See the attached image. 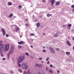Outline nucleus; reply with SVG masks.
Returning <instances> with one entry per match:
<instances>
[{"label":"nucleus","instance_id":"45","mask_svg":"<svg viewBox=\"0 0 74 74\" xmlns=\"http://www.w3.org/2000/svg\"><path fill=\"white\" fill-rule=\"evenodd\" d=\"M2 59L3 60H5V58H3Z\"/></svg>","mask_w":74,"mask_h":74},{"label":"nucleus","instance_id":"6","mask_svg":"<svg viewBox=\"0 0 74 74\" xmlns=\"http://www.w3.org/2000/svg\"><path fill=\"white\" fill-rule=\"evenodd\" d=\"M38 70L40 74H45V72L44 71H43L42 69H40V68H38Z\"/></svg>","mask_w":74,"mask_h":74},{"label":"nucleus","instance_id":"38","mask_svg":"<svg viewBox=\"0 0 74 74\" xmlns=\"http://www.w3.org/2000/svg\"><path fill=\"white\" fill-rule=\"evenodd\" d=\"M67 60H68L69 62H71V61L69 59H67Z\"/></svg>","mask_w":74,"mask_h":74},{"label":"nucleus","instance_id":"48","mask_svg":"<svg viewBox=\"0 0 74 74\" xmlns=\"http://www.w3.org/2000/svg\"><path fill=\"white\" fill-rule=\"evenodd\" d=\"M28 21V19H26V21Z\"/></svg>","mask_w":74,"mask_h":74},{"label":"nucleus","instance_id":"31","mask_svg":"<svg viewBox=\"0 0 74 74\" xmlns=\"http://www.w3.org/2000/svg\"><path fill=\"white\" fill-rule=\"evenodd\" d=\"M71 8H74V5H73L71 6Z\"/></svg>","mask_w":74,"mask_h":74},{"label":"nucleus","instance_id":"57","mask_svg":"<svg viewBox=\"0 0 74 74\" xmlns=\"http://www.w3.org/2000/svg\"><path fill=\"white\" fill-rule=\"evenodd\" d=\"M73 50L74 51V46H73Z\"/></svg>","mask_w":74,"mask_h":74},{"label":"nucleus","instance_id":"26","mask_svg":"<svg viewBox=\"0 0 74 74\" xmlns=\"http://www.w3.org/2000/svg\"><path fill=\"white\" fill-rule=\"evenodd\" d=\"M25 55L27 56H29V53L28 52L25 53Z\"/></svg>","mask_w":74,"mask_h":74},{"label":"nucleus","instance_id":"40","mask_svg":"<svg viewBox=\"0 0 74 74\" xmlns=\"http://www.w3.org/2000/svg\"><path fill=\"white\" fill-rule=\"evenodd\" d=\"M6 37H9V36L7 34H6Z\"/></svg>","mask_w":74,"mask_h":74},{"label":"nucleus","instance_id":"36","mask_svg":"<svg viewBox=\"0 0 74 74\" xmlns=\"http://www.w3.org/2000/svg\"><path fill=\"white\" fill-rule=\"evenodd\" d=\"M49 57H47V58L46 59V61H48L49 59Z\"/></svg>","mask_w":74,"mask_h":74},{"label":"nucleus","instance_id":"10","mask_svg":"<svg viewBox=\"0 0 74 74\" xmlns=\"http://www.w3.org/2000/svg\"><path fill=\"white\" fill-rule=\"evenodd\" d=\"M18 44H20V45H21V44H25V42L23 41H21L20 42H18Z\"/></svg>","mask_w":74,"mask_h":74},{"label":"nucleus","instance_id":"8","mask_svg":"<svg viewBox=\"0 0 74 74\" xmlns=\"http://www.w3.org/2000/svg\"><path fill=\"white\" fill-rule=\"evenodd\" d=\"M1 31L3 33V36H5V31L4 29H2Z\"/></svg>","mask_w":74,"mask_h":74},{"label":"nucleus","instance_id":"23","mask_svg":"<svg viewBox=\"0 0 74 74\" xmlns=\"http://www.w3.org/2000/svg\"><path fill=\"white\" fill-rule=\"evenodd\" d=\"M12 16H13V14H11L9 15V18H11V17Z\"/></svg>","mask_w":74,"mask_h":74},{"label":"nucleus","instance_id":"21","mask_svg":"<svg viewBox=\"0 0 74 74\" xmlns=\"http://www.w3.org/2000/svg\"><path fill=\"white\" fill-rule=\"evenodd\" d=\"M56 4L57 5H59L60 4V2H57L56 3Z\"/></svg>","mask_w":74,"mask_h":74},{"label":"nucleus","instance_id":"53","mask_svg":"<svg viewBox=\"0 0 74 74\" xmlns=\"http://www.w3.org/2000/svg\"><path fill=\"white\" fill-rule=\"evenodd\" d=\"M44 1H45V0H43L42 1V2H44Z\"/></svg>","mask_w":74,"mask_h":74},{"label":"nucleus","instance_id":"58","mask_svg":"<svg viewBox=\"0 0 74 74\" xmlns=\"http://www.w3.org/2000/svg\"><path fill=\"white\" fill-rule=\"evenodd\" d=\"M43 48H45V47H44Z\"/></svg>","mask_w":74,"mask_h":74},{"label":"nucleus","instance_id":"55","mask_svg":"<svg viewBox=\"0 0 74 74\" xmlns=\"http://www.w3.org/2000/svg\"><path fill=\"white\" fill-rule=\"evenodd\" d=\"M31 47L32 48H33V46H32V45H31Z\"/></svg>","mask_w":74,"mask_h":74},{"label":"nucleus","instance_id":"30","mask_svg":"<svg viewBox=\"0 0 74 74\" xmlns=\"http://www.w3.org/2000/svg\"><path fill=\"white\" fill-rule=\"evenodd\" d=\"M49 72H50V73H53V72H52V70H51V69H50L49 71Z\"/></svg>","mask_w":74,"mask_h":74},{"label":"nucleus","instance_id":"33","mask_svg":"<svg viewBox=\"0 0 74 74\" xmlns=\"http://www.w3.org/2000/svg\"><path fill=\"white\" fill-rule=\"evenodd\" d=\"M1 56H2V57H3V56H4V55H3L2 53H1Z\"/></svg>","mask_w":74,"mask_h":74},{"label":"nucleus","instance_id":"60","mask_svg":"<svg viewBox=\"0 0 74 74\" xmlns=\"http://www.w3.org/2000/svg\"><path fill=\"white\" fill-rule=\"evenodd\" d=\"M43 35H45V33H44L43 34Z\"/></svg>","mask_w":74,"mask_h":74},{"label":"nucleus","instance_id":"63","mask_svg":"<svg viewBox=\"0 0 74 74\" xmlns=\"http://www.w3.org/2000/svg\"><path fill=\"white\" fill-rule=\"evenodd\" d=\"M54 68H55V66L53 67Z\"/></svg>","mask_w":74,"mask_h":74},{"label":"nucleus","instance_id":"42","mask_svg":"<svg viewBox=\"0 0 74 74\" xmlns=\"http://www.w3.org/2000/svg\"><path fill=\"white\" fill-rule=\"evenodd\" d=\"M39 59L40 60H42V58H39Z\"/></svg>","mask_w":74,"mask_h":74},{"label":"nucleus","instance_id":"13","mask_svg":"<svg viewBox=\"0 0 74 74\" xmlns=\"http://www.w3.org/2000/svg\"><path fill=\"white\" fill-rule=\"evenodd\" d=\"M66 43H67L68 45H69V46H71V44L70 43L69 41L67 40L66 41Z\"/></svg>","mask_w":74,"mask_h":74},{"label":"nucleus","instance_id":"27","mask_svg":"<svg viewBox=\"0 0 74 74\" xmlns=\"http://www.w3.org/2000/svg\"><path fill=\"white\" fill-rule=\"evenodd\" d=\"M56 51H60V50L59 48H57L56 49Z\"/></svg>","mask_w":74,"mask_h":74},{"label":"nucleus","instance_id":"49","mask_svg":"<svg viewBox=\"0 0 74 74\" xmlns=\"http://www.w3.org/2000/svg\"><path fill=\"white\" fill-rule=\"evenodd\" d=\"M63 27H65V25H63Z\"/></svg>","mask_w":74,"mask_h":74},{"label":"nucleus","instance_id":"22","mask_svg":"<svg viewBox=\"0 0 74 74\" xmlns=\"http://www.w3.org/2000/svg\"><path fill=\"white\" fill-rule=\"evenodd\" d=\"M22 47V46H20V45H18V49H20Z\"/></svg>","mask_w":74,"mask_h":74},{"label":"nucleus","instance_id":"46","mask_svg":"<svg viewBox=\"0 0 74 74\" xmlns=\"http://www.w3.org/2000/svg\"><path fill=\"white\" fill-rule=\"evenodd\" d=\"M58 73H60V71H59V70H58L57 71Z\"/></svg>","mask_w":74,"mask_h":74},{"label":"nucleus","instance_id":"34","mask_svg":"<svg viewBox=\"0 0 74 74\" xmlns=\"http://www.w3.org/2000/svg\"><path fill=\"white\" fill-rule=\"evenodd\" d=\"M48 69H49V68L48 67H47V66H46V70H48Z\"/></svg>","mask_w":74,"mask_h":74},{"label":"nucleus","instance_id":"64","mask_svg":"<svg viewBox=\"0 0 74 74\" xmlns=\"http://www.w3.org/2000/svg\"><path fill=\"white\" fill-rule=\"evenodd\" d=\"M13 5H15V4H13Z\"/></svg>","mask_w":74,"mask_h":74},{"label":"nucleus","instance_id":"11","mask_svg":"<svg viewBox=\"0 0 74 74\" xmlns=\"http://www.w3.org/2000/svg\"><path fill=\"white\" fill-rule=\"evenodd\" d=\"M41 64H36L35 65V67H41Z\"/></svg>","mask_w":74,"mask_h":74},{"label":"nucleus","instance_id":"1","mask_svg":"<svg viewBox=\"0 0 74 74\" xmlns=\"http://www.w3.org/2000/svg\"><path fill=\"white\" fill-rule=\"evenodd\" d=\"M17 60V65L18 67H21V64H20L21 63H22L24 59H25V55L24 54H21L20 56L18 57Z\"/></svg>","mask_w":74,"mask_h":74},{"label":"nucleus","instance_id":"50","mask_svg":"<svg viewBox=\"0 0 74 74\" xmlns=\"http://www.w3.org/2000/svg\"><path fill=\"white\" fill-rule=\"evenodd\" d=\"M72 40H74V38H73Z\"/></svg>","mask_w":74,"mask_h":74},{"label":"nucleus","instance_id":"15","mask_svg":"<svg viewBox=\"0 0 74 74\" xmlns=\"http://www.w3.org/2000/svg\"><path fill=\"white\" fill-rule=\"evenodd\" d=\"M66 54L67 55H70V52H66Z\"/></svg>","mask_w":74,"mask_h":74},{"label":"nucleus","instance_id":"20","mask_svg":"<svg viewBox=\"0 0 74 74\" xmlns=\"http://www.w3.org/2000/svg\"><path fill=\"white\" fill-rule=\"evenodd\" d=\"M27 74H31V73L30 72V69H28L27 72Z\"/></svg>","mask_w":74,"mask_h":74},{"label":"nucleus","instance_id":"12","mask_svg":"<svg viewBox=\"0 0 74 74\" xmlns=\"http://www.w3.org/2000/svg\"><path fill=\"white\" fill-rule=\"evenodd\" d=\"M55 2V0H51V5H52L53 4V3Z\"/></svg>","mask_w":74,"mask_h":74},{"label":"nucleus","instance_id":"61","mask_svg":"<svg viewBox=\"0 0 74 74\" xmlns=\"http://www.w3.org/2000/svg\"><path fill=\"white\" fill-rule=\"evenodd\" d=\"M14 18H16V16H14Z\"/></svg>","mask_w":74,"mask_h":74},{"label":"nucleus","instance_id":"56","mask_svg":"<svg viewBox=\"0 0 74 74\" xmlns=\"http://www.w3.org/2000/svg\"><path fill=\"white\" fill-rule=\"evenodd\" d=\"M39 18H41V16H39Z\"/></svg>","mask_w":74,"mask_h":74},{"label":"nucleus","instance_id":"62","mask_svg":"<svg viewBox=\"0 0 74 74\" xmlns=\"http://www.w3.org/2000/svg\"><path fill=\"white\" fill-rule=\"evenodd\" d=\"M43 62V61H42V62Z\"/></svg>","mask_w":74,"mask_h":74},{"label":"nucleus","instance_id":"41","mask_svg":"<svg viewBox=\"0 0 74 74\" xmlns=\"http://www.w3.org/2000/svg\"><path fill=\"white\" fill-rule=\"evenodd\" d=\"M57 34H59L60 33V32H58V31H57Z\"/></svg>","mask_w":74,"mask_h":74},{"label":"nucleus","instance_id":"51","mask_svg":"<svg viewBox=\"0 0 74 74\" xmlns=\"http://www.w3.org/2000/svg\"><path fill=\"white\" fill-rule=\"evenodd\" d=\"M38 20L36 19V20H35V22H37V21Z\"/></svg>","mask_w":74,"mask_h":74},{"label":"nucleus","instance_id":"32","mask_svg":"<svg viewBox=\"0 0 74 74\" xmlns=\"http://www.w3.org/2000/svg\"><path fill=\"white\" fill-rule=\"evenodd\" d=\"M29 24L27 23L25 24V26H29Z\"/></svg>","mask_w":74,"mask_h":74},{"label":"nucleus","instance_id":"47","mask_svg":"<svg viewBox=\"0 0 74 74\" xmlns=\"http://www.w3.org/2000/svg\"><path fill=\"white\" fill-rule=\"evenodd\" d=\"M49 61H47V64H49Z\"/></svg>","mask_w":74,"mask_h":74},{"label":"nucleus","instance_id":"44","mask_svg":"<svg viewBox=\"0 0 74 74\" xmlns=\"http://www.w3.org/2000/svg\"><path fill=\"white\" fill-rule=\"evenodd\" d=\"M50 66L51 67H53V66L52 65H50Z\"/></svg>","mask_w":74,"mask_h":74},{"label":"nucleus","instance_id":"54","mask_svg":"<svg viewBox=\"0 0 74 74\" xmlns=\"http://www.w3.org/2000/svg\"><path fill=\"white\" fill-rule=\"evenodd\" d=\"M20 38H21V37H22V36H21V35H20Z\"/></svg>","mask_w":74,"mask_h":74},{"label":"nucleus","instance_id":"16","mask_svg":"<svg viewBox=\"0 0 74 74\" xmlns=\"http://www.w3.org/2000/svg\"><path fill=\"white\" fill-rule=\"evenodd\" d=\"M19 27H17L16 28V32H19Z\"/></svg>","mask_w":74,"mask_h":74},{"label":"nucleus","instance_id":"7","mask_svg":"<svg viewBox=\"0 0 74 74\" xmlns=\"http://www.w3.org/2000/svg\"><path fill=\"white\" fill-rule=\"evenodd\" d=\"M49 49L50 50L51 52V53H54L55 52V50L52 48L50 47L49 48Z\"/></svg>","mask_w":74,"mask_h":74},{"label":"nucleus","instance_id":"9","mask_svg":"<svg viewBox=\"0 0 74 74\" xmlns=\"http://www.w3.org/2000/svg\"><path fill=\"white\" fill-rule=\"evenodd\" d=\"M71 24H69L68 25L67 29H69V30H70L71 28Z\"/></svg>","mask_w":74,"mask_h":74},{"label":"nucleus","instance_id":"43","mask_svg":"<svg viewBox=\"0 0 74 74\" xmlns=\"http://www.w3.org/2000/svg\"><path fill=\"white\" fill-rule=\"evenodd\" d=\"M30 57L31 58H32V59H34V57L33 56H31Z\"/></svg>","mask_w":74,"mask_h":74},{"label":"nucleus","instance_id":"39","mask_svg":"<svg viewBox=\"0 0 74 74\" xmlns=\"http://www.w3.org/2000/svg\"><path fill=\"white\" fill-rule=\"evenodd\" d=\"M30 35L31 36H34V34H30Z\"/></svg>","mask_w":74,"mask_h":74},{"label":"nucleus","instance_id":"5","mask_svg":"<svg viewBox=\"0 0 74 74\" xmlns=\"http://www.w3.org/2000/svg\"><path fill=\"white\" fill-rule=\"evenodd\" d=\"M22 68L24 70H26L28 68V66L25 65V64L24 63H23L22 65Z\"/></svg>","mask_w":74,"mask_h":74},{"label":"nucleus","instance_id":"24","mask_svg":"<svg viewBox=\"0 0 74 74\" xmlns=\"http://www.w3.org/2000/svg\"><path fill=\"white\" fill-rule=\"evenodd\" d=\"M18 8L19 9H21L22 8V5H19L18 6Z\"/></svg>","mask_w":74,"mask_h":74},{"label":"nucleus","instance_id":"14","mask_svg":"<svg viewBox=\"0 0 74 74\" xmlns=\"http://www.w3.org/2000/svg\"><path fill=\"white\" fill-rule=\"evenodd\" d=\"M40 26V23H37V27H39Z\"/></svg>","mask_w":74,"mask_h":74},{"label":"nucleus","instance_id":"28","mask_svg":"<svg viewBox=\"0 0 74 74\" xmlns=\"http://www.w3.org/2000/svg\"><path fill=\"white\" fill-rule=\"evenodd\" d=\"M54 36L55 37H56L58 36V34H55L54 35Z\"/></svg>","mask_w":74,"mask_h":74},{"label":"nucleus","instance_id":"3","mask_svg":"<svg viewBox=\"0 0 74 74\" xmlns=\"http://www.w3.org/2000/svg\"><path fill=\"white\" fill-rule=\"evenodd\" d=\"M2 42L3 41L1 40L0 41V53H3V47H4V45L2 44Z\"/></svg>","mask_w":74,"mask_h":74},{"label":"nucleus","instance_id":"59","mask_svg":"<svg viewBox=\"0 0 74 74\" xmlns=\"http://www.w3.org/2000/svg\"><path fill=\"white\" fill-rule=\"evenodd\" d=\"M13 62H14V60H13Z\"/></svg>","mask_w":74,"mask_h":74},{"label":"nucleus","instance_id":"25","mask_svg":"<svg viewBox=\"0 0 74 74\" xmlns=\"http://www.w3.org/2000/svg\"><path fill=\"white\" fill-rule=\"evenodd\" d=\"M51 15H52V14H47V16L48 17H49V16H51Z\"/></svg>","mask_w":74,"mask_h":74},{"label":"nucleus","instance_id":"37","mask_svg":"<svg viewBox=\"0 0 74 74\" xmlns=\"http://www.w3.org/2000/svg\"><path fill=\"white\" fill-rule=\"evenodd\" d=\"M23 74H26V71H24L23 72Z\"/></svg>","mask_w":74,"mask_h":74},{"label":"nucleus","instance_id":"35","mask_svg":"<svg viewBox=\"0 0 74 74\" xmlns=\"http://www.w3.org/2000/svg\"><path fill=\"white\" fill-rule=\"evenodd\" d=\"M42 52H46V50H45V49L43 50Z\"/></svg>","mask_w":74,"mask_h":74},{"label":"nucleus","instance_id":"2","mask_svg":"<svg viewBox=\"0 0 74 74\" xmlns=\"http://www.w3.org/2000/svg\"><path fill=\"white\" fill-rule=\"evenodd\" d=\"M15 46L14 45H12L11 46L10 49L9 51V54H12L14 52V49H15Z\"/></svg>","mask_w":74,"mask_h":74},{"label":"nucleus","instance_id":"52","mask_svg":"<svg viewBox=\"0 0 74 74\" xmlns=\"http://www.w3.org/2000/svg\"><path fill=\"white\" fill-rule=\"evenodd\" d=\"M73 11H74V8L72 10Z\"/></svg>","mask_w":74,"mask_h":74},{"label":"nucleus","instance_id":"29","mask_svg":"<svg viewBox=\"0 0 74 74\" xmlns=\"http://www.w3.org/2000/svg\"><path fill=\"white\" fill-rule=\"evenodd\" d=\"M10 72L11 74H13L14 73V72L12 71H10Z\"/></svg>","mask_w":74,"mask_h":74},{"label":"nucleus","instance_id":"18","mask_svg":"<svg viewBox=\"0 0 74 74\" xmlns=\"http://www.w3.org/2000/svg\"><path fill=\"white\" fill-rule=\"evenodd\" d=\"M8 5H12V3L10 2H9L8 3Z\"/></svg>","mask_w":74,"mask_h":74},{"label":"nucleus","instance_id":"17","mask_svg":"<svg viewBox=\"0 0 74 74\" xmlns=\"http://www.w3.org/2000/svg\"><path fill=\"white\" fill-rule=\"evenodd\" d=\"M10 54L8 53V54L7 55V58L8 59H10Z\"/></svg>","mask_w":74,"mask_h":74},{"label":"nucleus","instance_id":"19","mask_svg":"<svg viewBox=\"0 0 74 74\" xmlns=\"http://www.w3.org/2000/svg\"><path fill=\"white\" fill-rule=\"evenodd\" d=\"M18 70L19 71L20 73H22V71L21 69H18Z\"/></svg>","mask_w":74,"mask_h":74},{"label":"nucleus","instance_id":"4","mask_svg":"<svg viewBox=\"0 0 74 74\" xmlns=\"http://www.w3.org/2000/svg\"><path fill=\"white\" fill-rule=\"evenodd\" d=\"M4 46H5L4 48V51L5 52H7L9 50V48L10 47V45L8 44H6L4 45Z\"/></svg>","mask_w":74,"mask_h":74}]
</instances>
